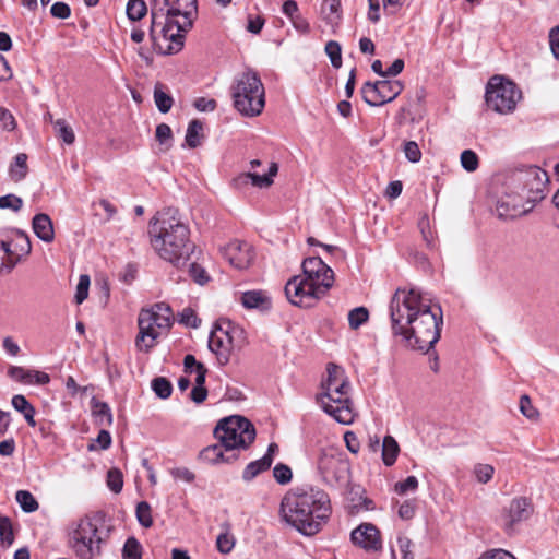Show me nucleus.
<instances>
[{"mask_svg":"<svg viewBox=\"0 0 559 559\" xmlns=\"http://www.w3.org/2000/svg\"><path fill=\"white\" fill-rule=\"evenodd\" d=\"M136 519L140 524L144 527H151L153 524V519L151 515V507L146 501H141L136 506Z\"/></svg>","mask_w":559,"mask_h":559,"instance_id":"ea45409f","label":"nucleus"},{"mask_svg":"<svg viewBox=\"0 0 559 559\" xmlns=\"http://www.w3.org/2000/svg\"><path fill=\"white\" fill-rule=\"evenodd\" d=\"M282 11L289 20L299 14L298 4L294 0L285 1Z\"/></svg>","mask_w":559,"mask_h":559,"instance_id":"69168bd1","label":"nucleus"},{"mask_svg":"<svg viewBox=\"0 0 559 559\" xmlns=\"http://www.w3.org/2000/svg\"><path fill=\"white\" fill-rule=\"evenodd\" d=\"M12 406L20 413H26L29 408L33 406L29 404V402L25 399V396L21 394H16L12 397Z\"/></svg>","mask_w":559,"mask_h":559,"instance_id":"13d9d810","label":"nucleus"},{"mask_svg":"<svg viewBox=\"0 0 559 559\" xmlns=\"http://www.w3.org/2000/svg\"><path fill=\"white\" fill-rule=\"evenodd\" d=\"M0 539L1 544L7 547L11 546L14 540V535L9 518L0 515Z\"/></svg>","mask_w":559,"mask_h":559,"instance_id":"58836bf2","label":"nucleus"},{"mask_svg":"<svg viewBox=\"0 0 559 559\" xmlns=\"http://www.w3.org/2000/svg\"><path fill=\"white\" fill-rule=\"evenodd\" d=\"M194 107L199 111H213L216 108V102L214 99L200 97L195 99Z\"/></svg>","mask_w":559,"mask_h":559,"instance_id":"052dcab7","label":"nucleus"},{"mask_svg":"<svg viewBox=\"0 0 559 559\" xmlns=\"http://www.w3.org/2000/svg\"><path fill=\"white\" fill-rule=\"evenodd\" d=\"M0 122L2 128L8 131H12L16 127L13 115L5 108L0 106Z\"/></svg>","mask_w":559,"mask_h":559,"instance_id":"6e6d98bb","label":"nucleus"},{"mask_svg":"<svg viewBox=\"0 0 559 559\" xmlns=\"http://www.w3.org/2000/svg\"><path fill=\"white\" fill-rule=\"evenodd\" d=\"M23 200L14 194L0 197V209H10L17 212L22 209Z\"/></svg>","mask_w":559,"mask_h":559,"instance_id":"49530a36","label":"nucleus"},{"mask_svg":"<svg viewBox=\"0 0 559 559\" xmlns=\"http://www.w3.org/2000/svg\"><path fill=\"white\" fill-rule=\"evenodd\" d=\"M479 559H515L513 555L502 549L486 552Z\"/></svg>","mask_w":559,"mask_h":559,"instance_id":"0e129e2a","label":"nucleus"},{"mask_svg":"<svg viewBox=\"0 0 559 559\" xmlns=\"http://www.w3.org/2000/svg\"><path fill=\"white\" fill-rule=\"evenodd\" d=\"M104 514L96 512L73 521L68 530V546L79 559H98L106 536L103 532Z\"/></svg>","mask_w":559,"mask_h":559,"instance_id":"6e6552de","label":"nucleus"},{"mask_svg":"<svg viewBox=\"0 0 559 559\" xmlns=\"http://www.w3.org/2000/svg\"><path fill=\"white\" fill-rule=\"evenodd\" d=\"M418 488V479L415 476H408L405 480L395 484L394 489L399 495L414 492Z\"/></svg>","mask_w":559,"mask_h":559,"instance_id":"c03bdc74","label":"nucleus"},{"mask_svg":"<svg viewBox=\"0 0 559 559\" xmlns=\"http://www.w3.org/2000/svg\"><path fill=\"white\" fill-rule=\"evenodd\" d=\"M173 138L171 129L166 123H160L156 128V140L159 142L160 145H166L168 148L170 146Z\"/></svg>","mask_w":559,"mask_h":559,"instance_id":"3c124183","label":"nucleus"},{"mask_svg":"<svg viewBox=\"0 0 559 559\" xmlns=\"http://www.w3.org/2000/svg\"><path fill=\"white\" fill-rule=\"evenodd\" d=\"M27 171V155L20 153L14 157V163L10 166V177L13 181L17 182L26 177Z\"/></svg>","mask_w":559,"mask_h":559,"instance_id":"393cba45","label":"nucleus"},{"mask_svg":"<svg viewBox=\"0 0 559 559\" xmlns=\"http://www.w3.org/2000/svg\"><path fill=\"white\" fill-rule=\"evenodd\" d=\"M92 409L93 415L95 416L97 423L99 425H111L112 424V414L107 403L92 400Z\"/></svg>","mask_w":559,"mask_h":559,"instance_id":"bb28decb","label":"nucleus"},{"mask_svg":"<svg viewBox=\"0 0 559 559\" xmlns=\"http://www.w3.org/2000/svg\"><path fill=\"white\" fill-rule=\"evenodd\" d=\"M533 512L532 504L526 498L518 497L506 506L501 513V521L506 530H513L519 523L526 521Z\"/></svg>","mask_w":559,"mask_h":559,"instance_id":"dca6fc26","label":"nucleus"},{"mask_svg":"<svg viewBox=\"0 0 559 559\" xmlns=\"http://www.w3.org/2000/svg\"><path fill=\"white\" fill-rule=\"evenodd\" d=\"M203 124L200 120L194 119L190 121L186 133V142L189 147L195 148L197 146L200 145Z\"/></svg>","mask_w":559,"mask_h":559,"instance_id":"cd10ccee","label":"nucleus"},{"mask_svg":"<svg viewBox=\"0 0 559 559\" xmlns=\"http://www.w3.org/2000/svg\"><path fill=\"white\" fill-rule=\"evenodd\" d=\"M214 436L228 452L247 449L255 439V429L247 418L235 415L221 419Z\"/></svg>","mask_w":559,"mask_h":559,"instance_id":"f8f14e48","label":"nucleus"},{"mask_svg":"<svg viewBox=\"0 0 559 559\" xmlns=\"http://www.w3.org/2000/svg\"><path fill=\"white\" fill-rule=\"evenodd\" d=\"M126 13L130 21H140L147 14V4L144 0H129Z\"/></svg>","mask_w":559,"mask_h":559,"instance_id":"c85d7f7f","label":"nucleus"},{"mask_svg":"<svg viewBox=\"0 0 559 559\" xmlns=\"http://www.w3.org/2000/svg\"><path fill=\"white\" fill-rule=\"evenodd\" d=\"M551 51L557 60H559V26L552 28L549 34Z\"/></svg>","mask_w":559,"mask_h":559,"instance_id":"e2e57ef3","label":"nucleus"},{"mask_svg":"<svg viewBox=\"0 0 559 559\" xmlns=\"http://www.w3.org/2000/svg\"><path fill=\"white\" fill-rule=\"evenodd\" d=\"M403 151H404L405 157L411 163H418L420 160V158H421V152L419 150V146L414 141L405 142Z\"/></svg>","mask_w":559,"mask_h":559,"instance_id":"de8ad7c7","label":"nucleus"},{"mask_svg":"<svg viewBox=\"0 0 559 559\" xmlns=\"http://www.w3.org/2000/svg\"><path fill=\"white\" fill-rule=\"evenodd\" d=\"M230 93L234 107L242 116H259L265 106L264 86L258 73L252 70L235 78Z\"/></svg>","mask_w":559,"mask_h":559,"instance_id":"1a4fd4ad","label":"nucleus"},{"mask_svg":"<svg viewBox=\"0 0 559 559\" xmlns=\"http://www.w3.org/2000/svg\"><path fill=\"white\" fill-rule=\"evenodd\" d=\"M273 475L277 483L285 485L292 480V469L284 464H277L273 468Z\"/></svg>","mask_w":559,"mask_h":559,"instance_id":"09e8293b","label":"nucleus"},{"mask_svg":"<svg viewBox=\"0 0 559 559\" xmlns=\"http://www.w3.org/2000/svg\"><path fill=\"white\" fill-rule=\"evenodd\" d=\"M334 272L321 258L311 257L302 262V275L290 278L285 285L288 301L298 307H311L332 287Z\"/></svg>","mask_w":559,"mask_h":559,"instance_id":"423d86ee","label":"nucleus"},{"mask_svg":"<svg viewBox=\"0 0 559 559\" xmlns=\"http://www.w3.org/2000/svg\"><path fill=\"white\" fill-rule=\"evenodd\" d=\"M248 343L245 329L228 320L216 322L209 336V348L222 366L227 365L231 356L240 353Z\"/></svg>","mask_w":559,"mask_h":559,"instance_id":"9b49d317","label":"nucleus"},{"mask_svg":"<svg viewBox=\"0 0 559 559\" xmlns=\"http://www.w3.org/2000/svg\"><path fill=\"white\" fill-rule=\"evenodd\" d=\"M391 329L404 345L428 353L440 338L442 310L428 294L417 288H399L390 302Z\"/></svg>","mask_w":559,"mask_h":559,"instance_id":"f257e3e1","label":"nucleus"},{"mask_svg":"<svg viewBox=\"0 0 559 559\" xmlns=\"http://www.w3.org/2000/svg\"><path fill=\"white\" fill-rule=\"evenodd\" d=\"M152 390L154 393L163 400L168 399L173 393V384L171 382L164 378V377H157L152 380L151 383Z\"/></svg>","mask_w":559,"mask_h":559,"instance_id":"c756f323","label":"nucleus"},{"mask_svg":"<svg viewBox=\"0 0 559 559\" xmlns=\"http://www.w3.org/2000/svg\"><path fill=\"white\" fill-rule=\"evenodd\" d=\"M325 52L329 56L331 63L334 68L338 69L342 66V49L337 41L330 40L325 45Z\"/></svg>","mask_w":559,"mask_h":559,"instance_id":"e433bc0d","label":"nucleus"},{"mask_svg":"<svg viewBox=\"0 0 559 559\" xmlns=\"http://www.w3.org/2000/svg\"><path fill=\"white\" fill-rule=\"evenodd\" d=\"M111 444V436L107 430H100L97 438L88 444V451L107 450Z\"/></svg>","mask_w":559,"mask_h":559,"instance_id":"a19ab883","label":"nucleus"},{"mask_svg":"<svg viewBox=\"0 0 559 559\" xmlns=\"http://www.w3.org/2000/svg\"><path fill=\"white\" fill-rule=\"evenodd\" d=\"M350 540L366 551H378L382 548L379 530L370 523H362L350 534Z\"/></svg>","mask_w":559,"mask_h":559,"instance_id":"f3484780","label":"nucleus"},{"mask_svg":"<svg viewBox=\"0 0 559 559\" xmlns=\"http://www.w3.org/2000/svg\"><path fill=\"white\" fill-rule=\"evenodd\" d=\"M154 100L158 110L163 114L168 112L174 104L173 97L164 92L160 86H156L154 90Z\"/></svg>","mask_w":559,"mask_h":559,"instance_id":"72a5a7b5","label":"nucleus"},{"mask_svg":"<svg viewBox=\"0 0 559 559\" xmlns=\"http://www.w3.org/2000/svg\"><path fill=\"white\" fill-rule=\"evenodd\" d=\"M326 379L322 382V394L318 397L323 411L337 423L349 425L354 413L349 401L350 384L344 370L334 364L326 367Z\"/></svg>","mask_w":559,"mask_h":559,"instance_id":"0eeeda50","label":"nucleus"},{"mask_svg":"<svg viewBox=\"0 0 559 559\" xmlns=\"http://www.w3.org/2000/svg\"><path fill=\"white\" fill-rule=\"evenodd\" d=\"M171 324L173 312L168 305L159 302L150 309H142L138 317L136 349L142 353H150L157 343L160 330H168Z\"/></svg>","mask_w":559,"mask_h":559,"instance_id":"9d476101","label":"nucleus"},{"mask_svg":"<svg viewBox=\"0 0 559 559\" xmlns=\"http://www.w3.org/2000/svg\"><path fill=\"white\" fill-rule=\"evenodd\" d=\"M53 127L58 136H60L66 144L71 145L74 143V132L72 128L63 119L56 120L53 122Z\"/></svg>","mask_w":559,"mask_h":559,"instance_id":"f704fd0d","label":"nucleus"},{"mask_svg":"<svg viewBox=\"0 0 559 559\" xmlns=\"http://www.w3.org/2000/svg\"><path fill=\"white\" fill-rule=\"evenodd\" d=\"M415 515V503L412 501L403 502L399 508V516L402 520H411Z\"/></svg>","mask_w":559,"mask_h":559,"instance_id":"bf43d9fd","label":"nucleus"},{"mask_svg":"<svg viewBox=\"0 0 559 559\" xmlns=\"http://www.w3.org/2000/svg\"><path fill=\"white\" fill-rule=\"evenodd\" d=\"M277 164L272 163L267 174L243 173L235 178V183L237 187H243L250 182L254 187L266 188L273 183V177L277 174Z\"/></svg>","mask_w":559,"mask_h":559,"instance_id":"a211bd4d","label":"nucleus"},{"mask_svg":"<svg viewBox=\"0 0 559 559\" xmlns=\"http://www.w3.org/2000/svg\"><path fill=\"white\" fill-rule=\"evenodd\" d=\"M189 396L193 403L201 404L207 397V390H206L205 385H194L193 389L191 390Z\"/></svg>","mask_w":559,"mask_h":559,"instance_id":"4d7b16f0","label":"nucleus"},{"mask_svg":"<svg viewBox=\"0 0 559 559\" xmlns=\"http://www.w3.org/2000/svg\"><path fill=\"white\" fill-rule=\"evenodd\" d=\"M369 312L365 307H357L348 313V324L352 330L359 329L364 323L368 321Z\"/></svg>","mask_w":559,"mask_h":559,"instance_id":"7c9ffc66","label":"nucleus"},{"mask_svg":"<svg viewBox=\"0 0 559 559\" xmlns=\"http://www.w3.org/2000/svg\"><path fill=\"white\" fill-rule=\"evenodd\" d=\"M15 498L24 512H34L39 507L38 502L29 491L19 490Z\"/></svg>","mask_w":559,"mask_h":559,"instance_id":"473e14b6","label":"nucleus"},{"mask_svg":"<svg viewBox=\"0 0 559 559\" xmlns=\"http://www.w3.org/2000/svg\"><path fill=\"white\" fill-rule=\"evenodd\" d=\"M473 473L480 484H487L495 474V468L490 464L478 463L474 466Z\"/></svg>","mask_w":559,"mask_h":559,"instance_id":"4c0bfd02","label":"nucleus"},{"mask_svg":"<svg viewBox=\"0 0 559 559\" xmlns=\"http://www.w3.org/2000/svg\"><path fill=\"white\" fill-rule=\"evenodd\" d=\"M189 273L191 277L194 280V282H197L198 284L203 285L209 280L205 270L197 263L190 264Z\"/></svg>","mask_w":559,"mask_h":559,"instance_id":"5fc2aeb1","label":"nucleus"},{"mask_svg":"<svg viewBox=\"0 0 559 559\" xmlns=\"http://www.w3.org/2000/svg\"><path fill=\"white\" fill-rule=\"evenodd\" d=\"M50 13L56 19H68L71 14L70 7L64 2H56L51 5Z\"/></svg>","mask_w":559,"mask_h":559,"instance_id":"864d4df0","label":"nucleus"},{"mask_svg":"<svg viewBox=\"0 0 559 559\" xmlns=\"http://www.w3.org/2000/svg\"><path fill=\"white\" fill-rule=\"evenodd\" d=\"M521 413L531 420H536L539 417V412L533 406L531 399L527 395H522L520 399Z\"/></svg>","mask_w":559,"mask_h":559,"instance_id":"37998d69","label":"nucleus"},{"mask_svg":"<svg viewBox=\"0 0 559 559\" xmlns=\"http://www.w3.org/2000/svg\"><path fill=\"white\" fill-rule=\"evenodd\" d=\"M180 323L185 324L189 328H198L201 323V320L198 318L197 313L191 308H185L180 313Z\"/></svg>","mask_w":559,"mask_h":559,"instance_id":"603ef678","label":"nucleus"},{"mask_svg":"<svg viewBox=\"0 0 559 559\" xmlns=\"http://www.w3.org/2000/svg\"><path fill=\"white\" fill-rule=\"evenodd\" d=\"M241 304L247 309L267 311L272 307L271 298L265 292L249 290L241 295Z\"/></svg>","mask_w":559,"mask_h":559,"instance_id":"aec40b11","label":"nucleus"},{"mask_svg":"<svg viewBox=\"0 0 559 559\" xmlns=\"http://www.w3.org/2000/svg\"><path fill=\"white\" fill-rule=\"evenodd\" d=\"M403 185L401 181H392L385 190V195L390 199H396L402 193Z\"/></svg>","mask_w":559,"mask_h":559,"instance_id":"774afa93","label":"nucleus"},{"mask_svg":"<svg viewBox=\"0 0 559 559\" xmlns=\"http://www.w3.org/2000/svg\"><path fill=\"white\" fill-rule=\"evenodd\" d=\"M400 448L396 440L392 436H386L382 442V460L386 466L395 463Z\"/></svg>","mask_w":559,"mask_h":559,"instance_id":"b1692460","label":"nucleus"},{"mask_svg":"<svg viewBox=\"0 0 559 559\" xmlns=\"http://www.w3.org/2000/svg\"><path fill=\"white\" fill-rule=\"evenodd\" d=\"M547 182V173L537 166L514 171L497 202L498 216L513 219L531 212L545 198Z\"/></svg>","mask_w":559,"mask_h":559,"instance_id":"20e7f679","label":"nucleus"},{"mask_svg":"<svg viewBox=\"0 0 559 559\" xmlns=\"http://www.w3.org/2000/svg\"><path fill=\"white\" fill-rule=\"evenodd\" d=\"M90 283L91 281L88 275L83 274L80 276L74 296L78 305L82 304L87 298Z\"/></svg>","mask_w":559,"mask_h":559,"instance_id":"79ce46f5","label":"nucleus"},{"mask_svg":"<svg viewBox=\"0 0 559 559\" xmlns=\"http://www.w3.org/2000/svg\"><path fill=\"white\" fill-rule=\"evenodd\" d=\"M403 91V84L397 80H380L374 83L366 82L361 87L364 100L370 106H382L395 99Z\"/></svg>","mask_w":559,"mask_h":559,"instance_id":"4468645a","label":"nucleus"},{"mask_svg":"<svg viewBox=\"0 0 559 559\" xmlns=\"http://www.w3.org/2000/svg\"><path fill=\"white\" fill-rule=\"evenodd\" d=\"M223 257L237 270H245L253 261V250L246 241L231 240L221 249Z\"/></svg>","mask_w":559,"mask_h":559,"instance_id":"2eb2a0df","label":"nucleus"},{"mask_svg":"<svg viewBox=\"0 0 559 559\" xmlns=\"http://www.w3.org/2000/svg\"><path fill=\"white\" fill-rule=\"evenodd\" d=\"M282 519L306 536L317 534L328 522L332 508L329 495L319 488H296L281 502Z\"/></svg>","mask_w":559,"mask_h":559,"instance_id":"7ed1b4c3","label":"nucleus"},{"mask_svg":"<svg viewBox=\"0 0 559 559\" xmlns=\"http://www.w3.org/2000/svg\"><path fill=\"white\" fill-rule=\"evenodd\" d=\"M344 440L346 442L347 449L352 453H357L359 451V441L354 432L347 431L344 435Z\"/></svg>","mask_w":559,"mask_h":559,"instance_id":"338daca9","label":"nucleus"},{"mask_svg":"<svg viewBox=\"0 0 559 559\" xmlns=\"http://www.w3.org/2000/svg\"><path fill=\"white\" fill-rule=\"evenodd\" d=\"M235 545L234 536L228 533H222L217 536L216 546L222 554L231 551Z\"/></svg>","mask_w":559,"mask_h":559,"instance_id":"8fccbe9b","label":"nucleus"},{"mask_svg":"<svg viewBox=\"0 0 559 559\" xmlns=\"http://www.w3.org/2000/svg\"><path fill=\"white\" fill-rule=\"evenodd\" d=\"M148 36L159 55L179 52L198 16L197 0H150Z\"/></svg>","mask_w":559,"mask_h":559,"instance_id":"f03ea898","label":"nucleus"},{"mask_svg":"<svg viewBox=\"0 0 559 559\" xmlns=\"http://www.w3.org/2000/svg\"><path fill=\"white\" fill-rule=\"evenodd\" d=\"M35 235L43 241L50 243L55 239L53 225L47 214L39 213L33 217L32 222Z\"/></svg>","mask_w":559,"mask_h":559,"instance_id":"412c9836","label":"nucleus"},{"mask_svg":"<svg viewBox=\"0 0 559 559\" xmlns=\"http://www.w3.org/2000/svg\"><path fill=\"white\" fill-rule=\"evenodd\" d=\"M8 376L14 381L24 384H47L50 381V377L43 371L27 370L17 366H11L8 369Z\"/></svg>","mask_w":559,"mask_h":559,"instance_id":"6ab92c4d","label":"nucleus"},{"mask_svg":"<svg viewBox=\"0 0 559 559\" xmlns=\"http://www.w3.org/2000/svg\"><path fill=\"white\" fill-rule=\"evenodd\" d=\"M123 559H142V546L134 537H129L122 548Z\"/></svg>","mask_w":559,"mask_h":559,"instance_id":"2f4dec72","label":"nucleus"},{"mask_svg":"<svg viewBox=\"0 0 559 559\" xmlns=\"http://www.w3.org/2000/svg\"><path fill=\"white\" fill-rule=\"evenodd\" d=\"M16 264L14 252L10 248V243L0 242V273H10Z\"/></svg>","mask_w":559,"mask_h":559,"instance_id":"a878e982","label":"nucleus"},{"mask_svg":"<svg viewBox=\"0 0 559 559\" xmlns=\"http://www.w3.org/2000/svg\"><path fill=\"white\" fill-rule=\"evenodd\" d=\"M223 448L224 447L222 445L221 442L218 444L206 447L200 452L199 459L207 464H218L236 460L235 454H233L231 456H225Z\"/></svg>","mask_w":559,"mask_h":559,"instance_id":"4be33fe9","label":"nucleus"},{"mask_svg":"<svg viewBox=\"0 0 559 559\" xmlns=\"http://www.w3.org/2000/svg\"><path fill=\"white\" fill-rule=\"evenodd\" d=\"M271 467V459L270 455H264L260 460L249 463L242 473V479L245 481H250L254 477H257L260 473L269 469Z\"/></svg>","mask_w":559,"mask_h":559,"instance_id":"5701e85b","label":"nucleus"},{"mask_svg":"<svg viewBox=\"0 0 559 559\" xmlns=\"http://www.w3.org/2000/svg\"><path fill=\"white\" fill-rule=\"evenodd\" d=\"M399 548L401 552L403 554V559H414V555L411 550L412 548V542L407 537H400L397 539Z\"/></svg>","mask_w":559,"mask_h":559,"instance_id":"680f3d73","label":"nucleus"},{"mask_svg":"<svg viewBox=\"0 0 559 559\" xmlns=\"http://www.w3.org/2000/svg\"><path fill=\"white\" fill-rule=\"evenodd\" d=\"M148 236L155 253L176 267L185 266L194 249L189 227L170 210L158 212L150 221Z\"/></svg>","mask_w":559,"mask_h":559,"instance_id":"39448f33","label":"nucleus"},{"mask_svg":"<svg viewBox=\"0 0 559 559\" xmlns=\"http://www.w3.org/2000/svg\"><path fill=\"white\" fill-rule=\"evenodd\" d=\"M520 98L521 92L511 81L498 75L489 80L486 88V104L490 109L499 114H509L514 110Z\"/></svg>","mask_w":559,"mask_h":559,"instance_id":"ddd939ff","label":"nucleus"},{"mask_svg":"<svg viewBox=\"0 0 559 559\" xmlns=\"http://www.w3.org/2000/svg\"><path fill=\"white\" fill-rule=\"evenodd\" d=\"M462 167L468 171H475L479 166V159L477 154L472 150H464L460 156Z\"/></svg>","mask_w":559,"mask_h":559,"instance_id":"c9c22d12","label":"nucleus"},{"mask_svg":"<svg viewBox=\"0 0 559 559\" xmlns=\"http://www.w3.org/2000/svg\"><path fill=\"white\" fill-rule=\"evenodd\" d=\"M107 485L115 493L120 492L123 486L122 474L118 469H110L107 474Z\"/></svg>","mask_w":559,"mask_h":559,"instance_id":"a18cd8bd","label":"nucleus"}]
</instances>
